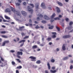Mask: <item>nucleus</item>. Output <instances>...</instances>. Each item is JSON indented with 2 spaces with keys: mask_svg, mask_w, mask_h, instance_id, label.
Listing matches in <instances>:
<instances>
[{
  "mask_svg": "<svg viewBox=\"0 0 73 73\" xmlns=\"http://www.w3.org/2000/svg\"><path fill=\"white\" fill-rule=\"evenodd\" d=\"M50 72L51 73H56V70H50Z\"/></svg>",
  "mask_w": 73,
  "mask_h": 73,
  "instance_id": "412c9836",
  "label": "nucleus"
},
{
  "mask_svg": "<svg viewBox=\"0 0 73 73\" xmlns=\"http://www.w3.org/2000/svg\"><path fill=\"white\" fill-rule=\"evenodd\" d=\"M4 42H5V44L6 43H9V41L8 40H7V41H5Z\"/></svg>",
  "mask_w": 73,
  "mask_h": 73,
  "instance_id": "09e8293b",
  "label": "nucleus"
},
{
  "mask_svg": "<svg viewBox=\"0 0 73 73\" xmlns=\"http://www.w3.org/2000/svg\"><path fill=\"white\" fill-rule=\"evenodd\" d=\"M17 54L18 55H21V56H22L23 54V53L22 52L18 51L17 52Z\"/></svg>",
  "mask_w": 73,
  "mask_h": 73,
  "instance_id": "6e6552de",
  "label": "nucleus"
},
{
  "mask_svg": "<svg viewBox=\"0 0 73 73\" xmlns=\"http://www.w3.org/2000/svg\"><path fill=\"white\" fill-rule=\"evenodd\" d=\"M50 61L51 62H55V60H54V59H52L50 60Z\"/></svg>",
  "mask_w": 73,
  "mask_h": 73,
  "instance_id": "c85d7f7f",
  "label": "nucleus"
},
{
  "mask_svg": "<svg viewBox=\"0 0 73 73\" xmlns=\"http://www.w3.org/2000/svg\"><path fill=\"white\" fill-rule=\"evenodd\" d=\"M21 35L22 36H25V33H21Z\"/></svg>",
  "mask_w": 73,
  "mask_h": 73,
  "instance_id": "a18cd8bd",
  "label": "nucleus"
},
{
  "mask_svg": "<svg viewBox=\"0 0 73 73\" xmlns=\"http://www.w3.org/2000/svg\"><path fill=\"white\" fill-rule=\"evenodd\" d=\"M0 58H1V60H0V64H1L2 65H1V67H3L5 66V65H7V62L6 61L5 62V64L3 63V62H2V61L3 62H4V59L1 56H0Z\"/></svg>",
  "mask_w": 73,
  "mask_h": 73,
  "instance_id": "f257e3e1",
  "label": "nucleus"
},
{
  "mask_svg": "<svg viewBox=\"0 0 73 73\" xmlns=\"http://www.w3.org/2000/svg\"><path fill=\"white\" fill-rule=\"evenodd\" d=\"M40 28V27H38V25H37L36 27H35V28L36 29H38V28Z\"/></svg>",
  "mask_w": 73,
  "mask_h": 73,
  "instance_id": "8fccbe9b",
  "label": "nucleus"
},
{
  "mask_svg": "<svg viewBox=\"0 0 73 73\" xmlns=\"http://www.w3.org/2000/svg\"><path fill=\"white\" fill-rule=\"evenodd\" d=\"M47 65L48 69H50V64L49 62L47 63Z\"/></svg>",
  "mask_w": 73,
  "mask_h": 73,
  "instance_id": "2eb2a0df",
  "label": "nucleus"
},
{
  "mask_svg": "<svg viewBox=\"0 0 73 73\" xmlns=\"http://www.w3.org/2000/svg\"><path fill=\"white\" fill-rule=\"evenodd\" d=\"M71 37V36L69 35H64L63 36L62 38H70Z\"/></svg>",
  "mask_w": 73,
  "mask_h": 73,
  "instance_id": "39448f33",
  "label": "nucleus"
},
{
  "mask_svg": "<svg viewBox=\"0 0 73 73\" xmlns=\"http://www.w3.org/2000/svg\"><path fill=\"white\" fill-rule=\"evenodd\" d=\"M37 48V45H34L33 47H32V48L34 49H35L36 48Z\"/></svg>",
  "mask_w": 73,
  "mask_h": 73,
  "instance_id": "aec40b11",
  "label": "nucleus"
},
{
  "mask_svg": "<svg viewBox=\"0 0 73 73\" xmlns=\"http://www.w3.org/2000/svg\"><path fill=\"white\" fill-rule=\"evenodd\" d=\"M39 3H36L35 4V7L36 9H38V6H39Z\"/></svg>",
  "mask_w": 73,
  "mask_h": 73,
  "instance_id": "9b49d317",
  "label": "nucleus"
},
{
  "mask_svg": "<svg viewBox=\"0 0 73 73\" xmlns=\"http://www.w3.org/2000/svg\"><path fill=\"white\" fill-rule=\"evenodd\" d=\"M42 23H43V24H45L46 23V21H42Z\"/></svg>",
  "mask_w": 73,
  "mask_h": 73,
  "instance_id": "c9c22d12",
  "label": "nucleus"
},
{
  "mask_svg": "<svg viewBox=\"0 0 73 73\" xmlns=\"http://www.w3.org/2000/svg\"><path fill=\"white\" fill-rule=\"evenodd\" d=\"M12 64L13 65H15V62L14 61H12Z\"/></svg>",
  "mask_w": 73,
  "mask_h": 73,
  "instance_id": "de8ad7c7",
  "label": "nucleus"
},
{
  "mask_svg": "<svg viewBox=\"0 0 73 73\" xmlns=\"http://www.w3.org/2000/svg\"><path fill=\"white\" fill-rule=\"evenodd\" d=\"M44 19H45V20H49V18L48 16L45 15L44 16Z\"/></svg>",
  "mask_w": 73,
  "mask_h": 73,
  "instance_id": "1a4fd4ad",
  "label": "nucleus"
},
{
  "mask_svg": "<svg viewBox=\"0 0 73 73\" xmlns=\"http://www.w3.org/2000/svg\"><path fill=\"white\" fill-rule=\"evenodd\" d=\"M18 1L19 3H21V2H22L21 0H18Z\"/></svg>",
  "mask_w": 73,
  "mask_h": 73,
  "instance_id": "bf43d9fd",
  "label": "nucleus"
},
{
  "mask_svg": "<svg viewBox=\"0 0 73 73\" xmlns=\"http://www.w3.org/2000/svg\"><path fill=\"white\" fill-rule=\"evenodd\" d=\"M36 63L37 64H40L41 63V61L40 60H37L36 62Z\"/></svg>",
  "mask_w": 73,
  "mask_h": 73,
  "instance_id": "a211bd4d",
  "label": "nucleus"
},
{
  "mask_svg": "<svg viewBox=\"0 0 73 73\" xmlns=\"http://www.w3.org/2000/svg\"><path fill=\"white\" fill-rule=\"evenodd\" d=\"M68 58H68V57L67 56L64 58H63V60L64 61H65V60H68Z\"/></svg>",
  "mask_w": 73,
  "mask_h": 73,
  "instance_id": "6ab92c4d",
  "label": "nucleus"
},
{
  "mask_svg": "<svg viewBox=\"0 0 73 73\" xmlns=\"http://www.w3.org/2000/svg\"><path fill=\"white\" fill-rule=\"evenodd\" d=\"M45 73H49V72L48 70H46L45 71Z\"/></svg>",
  "mask_w": 73,
  "mask_h": 73,
  "instance_id": "13d9d810",
  "label": "nucleus"
},
{
  "mask_svg": "<svg viewBox=\"0 0 73 73\" xmlns=\"http://www.w3.org/2000/svg\"><path fill=\"white\" fill-rule=\"evenodd\" d=\"M1 37H3V38H8V36L6 35H1Z\"/></svg>",
  "mask_w": 73,
  "mask_h": 73,
  "instance_id": "c756f323",
  "label": "nucleus"
},
{
  "mask_svg": "<svg viewBox=\"0 0 73 73\" xmlns=\"http://www.w3.org/2000/svg\"><path fill=\"white\" fill-rule=\"evenodd\" d=\"M16 5H17V6H19L20 5V4L19 3H17L16 4Z\"/></svg>",
  "mask_w": 73,
  "mask_h": 73,
  "instance_id": "a19ab883",
  "label": "nucleus"
},
{
  "mask_svg": "<svg viewBox=\"0 0 73 73\" xmlns=\"http://www.w3.org/2000/svg\"><path fill=\"white\" fill-rule=\"evenodd\" d=\"M17 69H21L22 68V66H17Z\"/></svg>",
  "mask_w": 73,
  "mask_h": 73,
  "instance_id": "a878e982",
  "label": "nucleus"
},
{
  "mask_svg": "<svg viewBox=\"0 0 73 73\" xmlns=\"http://www.w3.org/2000/svg\"><path fill=\"white\" fill-rule=\"evenodd\" d=\"M39 17H43V15L41 14H40L39 15Z\"/></svg>",
  "mask_w": 73,
  "mask_h": 73,
  "instance_id": "5fc2aeb1",
  "label": "nucleus"
},
{
  "mask_svg": "<svg viewBox=\"0 0 73 73\" xmlns=\"http://www.w3.org/2000/svg\"><path fill=\"white\" fill-rule=\"evenodd\" d=\"M73 32V29H72V30H71L69 32V33H70L71 32Z\"/></svg>",
  "mask_w": 73,
  "mask_h": 73,
  "instance_id": "e2e57ef3",
  "label": "nucleus"
},
{
  "mask_svg": "<svg viewBox=\"0 0 73 73\" xmlns=\"http://www.w3.org/2000/svg\"><path fill=\"white\" fill-rule=\"evenodd\" d=\"M16 60L18 62H19L20 63V62H21V61H20V60L19 59H16Z\"/></svg>",
  "mask_w": 73,
  "mask_h": 73,
  "instance_id": "72a5a7b5",
  "label": "nucleus"
},
{
  "mask_svg": "<svg viewBox=\"0 0 73 73\" xmlns=\"http://www.w3.org/2000/svg\"><path fill=\"white\" fill-rule=\"evenodd\" d=\"M16 73H19V71L18 70H16Z\"/></svg>",
  "mask_w": 73,
  "mask_h": 73,
  "instance_id": "69168bd1",
  "label": "nucleus"
},
{
  "mask_svg": "<svg viewBox=\"0 0 73 73\" xmlns=\"http://www.w3.org/2000/svg\"><path fill=\"white\" fill-rule=\"evenodd\" d=\"M25 42V40H22L21 41H20L19 43H21V42Z\"/></svg>",
  "mask_w": 73,
  "mask_h": 73,
  "instance_id": "cd10ccee",
  "label": "nucleus"
},
{
  "mask_svg": "<svg viewBox=\"0 0 73 73\" xmlns=\"http://www.w3.org/2000/svg\"><path fill=\"white\" fill-rule=\"evenodd\" d=\"M57 4H58L59 5H60V6H62V5H63L62 4L59 2H57Z\"/></svg>",
  "mask_w": 73,
  "mask_h": 73,
  "instance_id": "5701e85b",
  "label": "nucleus"
},
{
  "mask_svg": "<svg viewBox=\"0 0 73 73\" xmlns=\"http://www.w3.org/2000/svg\"><path fill=\"white\" fill-rule=\"evenodd\" d=\"M5 42H4L3 43V44H2V46H5Z\"/></svg>",
  "mask_w": 73,
  "mask_h": 73,
  "instance_id": "79ce46f5",
  "label": "nucleus"
},
{
  "mask_svg": "<svg viewBox=\"0 0 73 73\" xmlns=\"http://www.w3.org/2000/svg\"><path fill=\"white\" fill-rule=\"evenodd\" d=\"M62 49L63 50H66V48H65V44H64L62 46Z\"/></svg>",
  "mask_w": 73,
  "mask_h": 73,
  "instance_id": "f8f14e48",
  "label": "nucleus"
},
{
  "mask_svg": "<svg viewBox=\"0 0 73 73\" xmlns=\"http://www.w3.org/2000/svg\"><path fill=\"white\" fill-rule=\"evenodd\" d=\"M5 19H10V18L9 17H8L7 16H5Z\"/></svg>",
  "mask_w": 73,
  "mask_h": 73,
  "instance_id": "e433bc0d",
  "label": "nucleus"
},
{
  "mask_svg": "<svg viewBox=\"0 0 73 73\" xmlns=\"http://www.w3.org/2000/svg\"><path fill=\"white\" fill-rule=\"evenodd\" d=\"M12 53H14V52H15V51L13 50H11L10 51Z\"/></svg>",
  "mask_w": 73,
  "mask_h": 73,
  "instance_id": "680f3d73",
  "label": "nucleus"
},
{
  "mask_svg": "<svg viewBox=\"0 0 73 73\" xmlns=\"http://www.w3.org/2000/svg\"><path fill=\"white\" fill-rule=\"evenodd\" d=\"M24 43L23 42L22 44H21L20 45V46H21V47L22 46H23L24 45Z\"/></svg>",
  "mask_w": 73,
  "mask_h": 73,
  "instance_id": "4d7b16f0",
  "label": "nucleus"
},
{
  "mask_svg": "<svg viewBox=\"0 0 73 73\" xmlns=\"http://www.w3.org/2000/svg\"><path fill=\"white\" fill-rule=\"evenodd\" d=\"M29 58H31L32 60H31V61H36V57L34 56H31L29 57Z\"/></svg>",
  "mask_w": 73,
  "mask_h": 73,
  "instance_id": "7ed1b4c3",
  "label": "nucleus"
},
{
  "mask_svg": "<svg viewBox=\"0 0 73 73\" xmlns=\"http://www.w3.org/2000/svg\"><path fill=\"white\" fill-rule=\"evenodd\" d=\"M52 38H56V35H53L52 36Z\"/></svg>",
  "mask_w": 73,
  "mask_h": 73,
  "instance_id": "f704fd0d",
  "label": "nucleus"
},
{
  "mask_svg": "<svg viewBox=\"0 0 73 73\" xmlns=\"http://www.w3.org/2000/svg\"><path fill=\"white\" fill-rule=\"evenodd\" d=\"M25 27L24 26H23L22 27H20L19 28H20V31H23V29H22V28H24Z\"/></svg>",
  "mask_w": 73,
  "mask_h": 73,
  "instance_id": "b1692460",
  "label": "nucleus"
},
{
  "mask_svg": "<svg viewBox=\"0 0 73 73\" xmlns=\"http://www.w3.org/2000/svg\"><path fill=\"white\" fill-rule=\"evenodd\" d=\"M31 6L32 7V8H33V7H34V5H33V4H30Z\"/></svg>",
  "mask_w": 73,
  "mask_h": 73,
  "instance_id": "603ef678",
  "label": "nucleus"
},
{
  "mask_svg": "<svg viewBox=\"0 0 73 73\" xmlns=\"http://www.w3.org/2000/svg\"><path fill=\"white\" fill-rule=\"evenodd\" d=\"M52 42H50L49 43V45H52Z\"/></svg>",
  "mask_w": 73,
  "mask_h": 73,
  "instance_id": "338daca9",
  "label": "nucleus"
},
{
  "mask_svg": "<svg viewBox=\"0 0 73 73\" xmlns=\"http://www.w3.org/2000/svg\"><path fill=\"white\" fill-rule=\"evenodd\" d=\"M37 20L38 21H40V19L39 17H37Z\"/></svg>",
  "mask_w": 73,
  "mask_h": 73,
  "instance_id": "864d4df0",
  "label": "nucleus"
},
{
  "mask_svg": "<svg viewBox=\"0 0 73 73\" xmlns=\"http://www.w3.org/2000/svg\"><path fill=\"white\" fill-rule=\"evenodd\" d=\"M52 34L53 35H56L57 34L56 33V32H52Z\"/></svg>",
  "mask_w": 73,
  "mask_h": 73,
  "instance_id": "3c124183",
  "label": "nucleus"
},
{
  "mask_svg": "<svg viewBox=\"0 0 73 73\" xmlns=\"http://www.w3.org/2000/svg\"><path fill=\"white\" fill-rule=\"evenodd\" d=\"M29 38V36H26L23 39H25V38Z\"/></svg>",
  "mask_w": 73,
  "mask_h": 73,
  "instance_id": "49530a36",
  "label": "nucleus"
},
{
  "mask_svg": "<svg viewBox=\"0 0 73 73\" xmlns=\"http://www.w3.org/2000/svg\"><path fill=\"white\" fill-rule=\"evenodd\" d=\"M56 16V14L55 13H54L51 16V19H53Z\"/></svg>",
  "mask_w": 73,
  "mask_h": 73,
  "instance_id": "4468645a",
  "label": "nucleus"
},
{
  "mask_svg": "<svg viewBox=\"0 0 73 73\" xmlns=\"http://www.w3.org/2000/svg\"><path fill=\"white\" fill-rule=\"evenodd\" d=\"M47 40L48 41H49L52 40V38H51L50 37V38H48L47 39Z\"/></svg>",
  "mask_w": 73,
  "mask_h": 73,
  "instance_id": "2f4dec72",
  "label": "nucleus"
},
{
  "mask_svg": "<svg viewBox=\"0 0 73 73\" xmlns=\"http://www.w3.org/2000/svg\"><path fill=\"white\" fill-rule=\"evenodd\" d=\"M52 70H54V69L56 68H55V67L53 66L52 67Z\"/></svg>",
  "mask_w": 73,
  "mask_h": 73,
  "instance_id": "6e6d98bb",
  "label": "nucleus"
},
{
  "mask_svg": "<svg viewBox=\"0 0 73 73\" xmlns=\"http://www.w3.org/2000/svg\"><path fill=\"white\" fill-rule=\"evenodd\" d=\"M23 4L24 5H25V6L27 5V3H26V2H24L23 3Z\"/></svg>",
  "mask_w": 73,
  "mask_h": 73,
  "instance_id": "c03bdc74",
  "label": "nucleus"
},
{
  "mask_svg": "<svg viewBox=\"0 0 73 73\" xmlns=\"http://www.w3.org/2000/svg\"><path fill=\"white\" fill-rule=\"evenodd\" d=\"M42 40L43 41H44V37L43 35H42Z\"/></svg>",
  "mask_w": 73,
  "mask_h": 73,
  "instance_id": "4c0bfd02",
  "label": "nucleus"
},
{
  "mask_svg": "<svg viewBox=\"0 0 73 73\" xmlns=\"http://www.w3.org/2000/svg\"><path fill=\"white\" fill-rule=\"evenodd\" d=\"M5 11L6 12H11V10H10L9 9L7 8L5 10Z\"/></svg>",
  "mask_w": 73,
  "mask_h": 73,
  "instance_id": "f3484780",
  "label": "nucleus"
},
{
  "mask_svg": "<svg viewBox=\"0 0 73 73\" xmlns=\"http://www.w3.org/2000/svg\"><path fill=\"white\" fill-rule=\"evenodd\" d=\"M50 72L51 73H56V70H50Z\"/></svg>",
  "mask_w": 73,
  "mask_h": 73,
  "instance_id": "4be33fe9",
  "label": "nucleus"
},
{
  "mask_svg": "<svg viewBox=\"0 0 73 73\" xmlns=\"http://www.w3.org/2000/svg\"><path fill=\"white\" fill-rule=\"evenodd\" d=\"M2 27L3 28H5L6 27L4 25H3L2 26Z\"/></svg>",
  "mask_w": 73,
  "mask_h": 73,
  "instance_id": "774afa93",
  "label": "nucleus"
},
{
  "mask_svg": "<svg viewBox=\"0 0 73 73\" xmlns=\"http://www.w3.org/2000/svg\"><path fill=\"white\" fill-rule=\"evenodd\" d=\"M19 55H18L17 56V57L18 58H21V56H20Z\"/></svg>",
  "mask_w": 73,
  "mask_h": 73,
  "instance_id": "37998d69",
  "label": "nucleus"
},
{
  "mask_svg": "<svg viewBox=\"0 0 73 73\" xmlns=\"http://www.w3.org/2000/svg\"><path fill=\"white\" fill-rule=\"evenodd\" d=\"M55 20H60V18L58 17H57L56 18H54Z\"/></svg>",
  "mask_w": 73,
  "mask_h": 73,
  "instance_id": "473e14b6",
  "label": "nucleus"
},
{
  "mask_svg": "<svg viewBox=\"0 0 73 73\" xmlns=\"http://www.w3.org/2000/svg\"><path fill=\"white\" fill-rule=\"evenodd\" d=\"M58 17L60 18H61L62 17V15H59Z\"/></svg>",
  "mask_w": 73,
  "mask_h": 73,
  "instance_id": "0e129e2a",
  "label": "nucleus"
},
{
  "mask_svg": "<svg viewBox=\"0 0 73 73\" xmlns=\"http://www.w3.org/2000/svg\"><path fill=\"white\" fill-rule=\"evenodd\" d=\"M56 9L57 10V13H60V9H59V8L58 7H56Z\"/></svg>",
  "mask_w": 73,
  "mask_h": 73,
  "instance_id": "9d476101",
  "label": "nucleus"
},
{
  "mask_svg": "<svg viewBox=\"0 0 73 73\" xmlns=\"http://www.w3.org/2000/svg\"><path fill=\"white\" fill-rule=\"evenodd\" d=\"M45 3H42L41 4V7L43 8L44 9H45V8H46V6H45Z\"/></svg>",
  "mask_w": 73,
  "mask_h": 73,
  "instance_id": "423d86ee",
  "label": "nucleus"
},
{
  "mask_svg": "<svg viewBox=\"0 0 73 73\" xmlns=\"http://www.w3.org/2000/svg\"><path fill=\"white\" fill-rule=\"evenodd\" d=\"M65 20L66 22H68L69 20V18H66L65 19Z\"/></svg>",
  "mask_w": 73,
  "mask_h": 73,
  "instance_id": "58836bf2",
  "label": "nucleus"
},
{
  "mask_svg": "<svg viewBox=\"0 0 73 73\" xmlns=\"http://www.w3.org/2000/svg\"><path fill=\"white\" fill-rule=\"evenodd\" d=\"M73 24V22L72 21H70V23L69 24V25H70V26H72V25Z\"/></svg>",
  "mask_w": 73,
  "mask_h": 73,
  "instance_id": "7c9ffc66",
  "label": "nucleus"
},
{
  "mask_svg": "<svg viewBox=\"0 0 73 73\" xmlns=\"http://www.w3.org/2000/svg\"><path fill=\"white\" fill-rule=\"evenodd\" d=\"M70 69L71 70V69H73V65H71L70 67Z\"/></svg>",
  "mask_w": 73,
  "mask_h": 73,
  "instance_id": "ea45409f",
  "label": "nucleus"
},
{
  "mask_svg": "<svg viewBox=\"0 0 73 73\" xmlns=\"http://www.w3.org/2000/svg\"><path fill=\"white\" fill-rule=\"evenodd\" d=\"M53 28H54V26H51V27H49L48 28L49 29H53Z\"/></svg>",
  "mask_w": 73,
  "mask_h": 73,
  "instance_id": "bb28decb",
  "label": "nucleus"
},
{
  "mask_svg": "<svg viewBox=\"0 0 73 73\" xmlns=\"http://www.w3.org/2000/svg\"><path fill=\"white\" fill-rule=\"evenodd\" d=\"M56 29H57L58 31L59 32H60V28H59V27H58L57 26H56Z\"/></svg>",
  "mask_w": 73,
  "mask_h": 73,
  "instance_id": "393cba45",
  "label": "nucleus"
},
{
  "mask_svg": "<svg viewBox=\"0 0 73 73\" xmlns=\"http://www.w3.org/2000/svg\"><path fill=\"white\" fill-rule=\"evenodd\" d=\"M8 33V31H5L1 32V33L2 34H5V33Z\"/></svg>",
  "mask_w": 73,
  "mask_h": 73,
  "instance_id": "ddd939ff",
  "label": "nucleus"
},
{
  "mask_svg": "<svg viewBox=\"0 0 73 73\" xmlns=\"http://www.w3.org/2000/svg\"><path fill=\"white\" fill-rule=\"evenodd\" d=\"M67 28L68 30H71L73 28V27L70 26H68L67 27Z\"/></svg>",
  "mask_w": 73,
  "mask_h": 73,
  "instance_id": "dca6fc26",
  "label": "nucleus"
},
{
  "mask_svg": "<svg viewBox=\"0 0 73 73\" xmlns=\"http://www.w3.org/2000/svg\"><path fill=\"white\" fill-rule=\"evenodd\" d=\"M21 13L22 15L24 16H27V13L25 12L24 11H22L21 12Z\"/></svg>",
  "mask_w": 73,
  "mask_h": 73,
  "instance_id": "0eeeda50",
  "label": "nucleus"
},
{
  "mask_svg": "<svg viewBox=\"0 0 73 73\" xmlns=\"http://www.w3.org/2000/svg\"><path fill=\"white\" fill-rule=\"evenodd\" d=\"M11 9L14 12V13H15L16 12V14L18 15V16H20L21 15V14L20 13V12L17 11H16V10H15V9H14L13 7H11Z\"/></svg>",
  "mask_w": 73,
  "mask_h": 73,
  "instance_id": "f03ea898",
  "label": "nucleus"
},
{
  "mask_svg": "<svg viewBox=\"0 0 73 73\" xmlns=\"http://www.w3.org/2000/svg\"><path fill=\"white\" fill-rule=\"evenodd\" d=\"M28 11L30 12H31V13H33V10L32 9H31V7L29 6H28Z\"/></svg>",
  "mask_w": 73,
  "mask_h": 73,
  "instance_id": "20e7f679",
  "label": "nucleus"
},
{
  "mask_svg": "<svg viewBox=\"0 0 73 73\" xmlns=\"http://www.w3.org/2000/svg\"><path fill=\"white\" fill-rule=\"evenodd\" d=\"M17 41H19L20 40V38H17Z\"/></svg>",
  "mask_w": 73,
  "mask_h": 73,
  "instance_id": "052dcab7",
  "label": "nucleus"
}]
</instances>
